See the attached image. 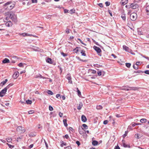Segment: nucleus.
Instances as JSON below:
<instances>
[{
	"label": "nucleus",
	"mask_w": 149,
	"mask_h": 149,
	"mask_svg": "<svg viewBox=\"0 0 149 149\" xmlns=\"http://www.w3.org/2000/svg\"><path fill=\"white\" fill-rule=\"evenodd\" d=\"M19 34L20 35L22 36H24V37L26 36V33H19Z\"/></svg>",
	"instance_id": "obj_39"
},
{
	"label": "nucleus",
	"mask_w": 149,
	"mask_h": 149,
	"mask_svg": "<svg viewBox=\"0 0 149 149\" xmlns=\"http://www.w3.org/2000/svg\"><path fill=\"white\" fill-rule=\"evenodd\" d=\"M94 49L97 52V54L99 55L100 56H101V50L99 47L95 46H94Z\"/></svg>",
	"instance_id": "obj_6"
},
{
	"label": "nucleus",
	"mask_w": 149,
	"mask_h": 149,
	"mask_svg": "<svg viewBox=\"0 0 149 149\" xmlns=\"http://www.w3.org/2000/svg\"><path fill=\"white\" fill-rule=\"evenodd\" d=\"M130 6L132 9H134L138 8L139 7V6L138 4L133 3L131 4Z\"/></svg>",
	"instance_id": "obj_7"
},
{
	"label": "nucleus",
	"mask_w": 149,
	"mask_h": 149,
	"mask_svg": "<svg viewBox=\"0 0 149 149\" xmlns=\"http://www.w3.org/2000/svg\"><path fill=\"white\" fill-rule=\"evenodd\" d=\"M77 92L78 93V95L79 96H80V95H81V92L79 91L78 88H77Z\"/></svg>",
	"instance_id": "obj_33"
},
{
	"label": "nucleus",
	"mask_w": 149,
	"mask_h": 149,
	"mask_svg": "<svg viewBox=\"0 0 149 149\" xmlns=\"http://www.w3.org/2000/svg\"><path fill=\"white\" fill-rule=\"evenodd\" d=\"M99 143L98 142L94 140V146H96L98 145Z\"/></svg>",
	"instance_id": "obj_28"
},
{
	"label": "nucleus",
	"mask_w": 149,
	"mask_h": 149,
	"mask_svg": "<svg viewBox=\"0 0 149 149\" xmlns=\"http://www.w3.org/2000/svg\"><path fill=\"white\" fill-rule=\"evenodd\" d=\"M121 17L123 20L124 21L126 20V15L125 13L123 11L122 12L121 15Z\"/></svg>",
	"instance_id": "obj_10"
},
{
	"label": "nucleus",
	"mask_w": 149,
	"mask_h": 149,
	"mask_svg": "<svg viewBox=\"0 0 149 149\" xmlns=\"http://www.w3.org/2000/svg\"><path fill=\"white\" fill-rule=\"evenodd\" d=\"M34 113V111L33 110H31L28 112V113L29 114H31Z\"/></svg>",
	"instance_id": "obj_44"
},
{
	"label": "nucleus",
	"mask_w": 149,
	"mask_h": 149,
	"mask_svg": "<svg viewBox=\"0 0 149 149\" xmlns=\"http://www.w3.org/2000/svg\"><path fill=\"white\" fill-rule=\"evenodd\" d=\"M134 137L135 138H136L137 139H139V134H135Z\"/></svg>",
	"instance_id": "obj_48"
},
{
	"label": "nucleus",
	"mask_w": 149,
	"mask_h": 149,
	"mask_svg": "<svg viewBox=\"0 0 149 149\" xmlns=\"http://www.w3.org/2000/svg\"><path fill=\"white\" fill-rule=\"evenodd\" d=\"M108 122V120H105L103 122V124L104 125H106L107 124Z\"/></svg>",
	"instance_id": "obj_51"
},
{
	"label": "nucleus",
	"mask_w": 149,
	"mask_h": 149,
	"mask_svg": "<svg viewBox=\"0 0 149 149\" xmlns=\"http://www.w3.org/2000/svg\"><path fill=\"white\" fill-rule=\"evenodd\" d=\"M63 114L62 113H61V112H59V116L61 117L62 116H63Z\"/></svg>",
	"instance_id": "obj_60"
},
{
	"label": "nucleus",
	"mask_w": 149,
	"mask_h": 149,
	"mask_svg": "<svg viewBox=\"0 0 149 149\" xmlns=\"http://www.w3.org/2000/svg\"><path fill=\"white\" fill-rule=\"evenodd\" d=\"M127 132L125 131V134L123 135V138H124L125 137H126L127 136Z\"/></svg>",
	"instance_id": "obj_46"
},
{
	"label": "nucleus",
	"mask_w": 149,
	"mask_h": 149,
	"mask_svg": "<svg viewBox=\"0 0 149 149\" xmlns=\"http://www.w3.org/2000/svg\"><path fill=\"white\" fill-rule=\"evenodd\" d=\"M81 120L83 122H85L87 121V118L84 115H82L81 117Z\"/></svg>",
	"instance_id": "obj_12"
},
{
	"label": "nucleus",
	"mask_w": 149,
	"mask_h": 149,
	"mask_svg": "<svg viewBox=\"0 0 149 149\" xmlns=\"http://www.w3.org/2000/svg\"><path fill=\"white\" fill-rule=\"evenodd\" d=\"M114 149H120V148L119 146L118 145H117L115 146Z\"/></svg>",
	"instance_id": "obj_53"
},
{
	"label": "nucleus",
	"mask_w": 149,
	"mask_h": 149,
	"mask_svg": "<svg viewBox=\"0 0 149 149\" xmlns=\"http://www.w3.org/2000/svg\"><path fill=\"white\" fill-rule=\"evenodd\" d=\"M61 54L63 55V56L64 57L66 56H67V54H66L64 53L63 52H62L61 53Z\"/></svg>",
	"instance_id": "obj_42"
},
{
	"label": "nucleus",
	"mask_w": 149,
	"mask_h": 149,
	"mask_svg": "<svg viewBox=\"0 0 149 149\" xmlns=\"http://www.w3.org/2000/svg\"><path fill=\"white\" fill-rule=\"evenodd\" d=\"M47 92L48 94L50 95H53V93L51 91L49 90H48L47 91Z\"/></svg>",
	"instance_id": "obj_29"
},
{
	"label": "nucleus",
	"mask_w": 149,
	"mask_h": 149,
	"mask_svg": "<svg viewBox=\"0 0 149 149\" xmlns=\"http://www.w3.org/2000/svg\"><path fill=\"white\" fill-rule=\"evenodd\" d=\"M6 25L8 27H10L12 26V24L10 21H8L6 23Z\"/></svg>",
	"instance_id": "obj_13"
},
{
	"label": "nucleus",
	"mask_w": 149,
	"mask_h": 149,
	"mask_svg": "<svg viewBox=\"0 0 149 149\" xmlns=\"http://www.w3.org/2000/svg\"><path fill=\"white\" fill-rule=\"evenodd\" d=\"M23 138V136L21 135L19 137L17 138V142H19V139H22Z\"/></svg>",
	"instance_id": "obj_31"
},
{
	"label": "nucleus",
	"mask_w": 149,
	"mask_h": 149,
	"mask_svg": "<svg viewBox=\"0 0 149 149\" xmlns=\"http://www.w3.org/2000/svg\"><path fill=\"white\" fill-rule=\"evenodd\" d=\"M76 143L78 145V146H79L80 145V142L79 141H76Z\"/></svg>",
	"instance_id": "obj_56"
},
{
	"label": "nucleus",
	"mask_w": 149,
	"mask_h": 149,
	"mask_svg": "<svg viewBox=\"0 0 149 149\" xmlns=\"http://www.w3.org/2000/svg\"><path fill=\"white\" fill-rule=\"evenodd\" d=\"M70 13L71 14H72L75 12V10L74 9H72L70 10Z\"/></svg>",
	"instance_id": "obj_38"
},
{
	"label": "nucleus",
	"mask_w": 149,
	"mask_h": 149,
	"mask_svg": "<svg viewBox=\"0 0 149 149\" xmlns=\"http://www.w3.org/2000/svg\"><path fill=\"white\" fill-rule=\"evenodd\" d=\"M105 3L107 6H109L110 4V2L108 1L106 2Z\"/></svg>",
	"instance_id": "obj_41"
},
{
	"label": "nucleus",
	"mask_w": 149,
	"mask_h": 149,
	"mask_svg": "<svg viewBox=\"0 0 149 149\" xmlns=\"http://www.w3.org/2000/svg\"><path fill=\"white\" fill-rule=\"evenodd\" d=\"M98 4L101 7H103V4H102V3H100Z\"/></svg>",
	"instance_id": "obj_64"
},
{
	"label": "nucleus",
	"mask_w": 149,
	"mask_h": 149,
	"mask_svg": "<svg viewBox=\"0 0 149 149\" xmlns=\"http://www.w3.org/2000/svg\"><path fill=\"white\" fill-rule=\"evenodd\" d=\"M65 32L67 33H70L69 29H67L66 30H65Z\"/></svg>",
	"instance_id": "obj_57"
},
{
	"label": "nucleus",
	"mask_w": 149,
	"mask_h": 149,
	"mask_svg": "<svg viewBox=\"0 0 149 149\" xmlns=\"http://www.w3.org/2000/svg\"><path fill=\"white\" fill-rule=\"evenodd\" d=\"M64 148L65 149H72V148L70 146H68L66 147H65Z\"/></svg>",
	"instance_id": "obj_49"
},
{
	"label": "nucleus",
	"mask_w": 149,
	"mask_h": 149,
	"mask_svg": "<svg viewBox=\"0 0 149 149\" xmlns=\"http://www.w3.org/2000/svg\"><path fill=\"white\" fill-rule=\"evenodd\" d=\"M137 15L135 13H132L130 15V19L132 21H135L137 19Z\"/></svg>",
	"instance_id": "obj_4"
},
{
	"label": "nucleus",
	"mask_w": 149,
	"mask_h": 149,
	"mask_svg": "<svg viewBox=\"0 0 149 149\" xmlns=\"http://www.w3.org/2000/svg\"><path fill=\"white\" fill-rule=\"evenodd\" d=\"M68 11H69L68 10L66 9H65L64 10V12L65 13H68Z\"/></svg>",
	"instance_id": "obj_63"
},
{
	"label": "nucleus",
	"mask_w": 149,
	"mask_h": 149,
	"mask_svg": "<svg viewBox=\"0 0 149 149\" xmlns=\"http://www.w3.org/2000/svg\"><path fill=\"white\" fill-rule=\"evenodd\" d=\"M81 53L83 56H86V54L85 53V51L84 50H81Z\"/></svg>",
	"instance_id": "obj_26"
},
{
	"label": "nucleus",
	"mask_w": 149,
	"mask_h": 149,
	"mask_svg": "<svg viewBox=\"0 0 149 149\" xmlns=\"http://www.w3.org/2000/svg\"><path fill=\"white\" fill-rule=\"evenodd\" d=\"M6 144H7V145L8 146V147L10 148H13L14 147V146H13L11 145H10L8 143H7Z\"/></svg>",
	"instance_id": "obj_36"
},
{
	"label": "nucleus",
	"mask_w": 149,
	"mask_h": 149,
	"mask_svg": "<svg viewBox=\"0 0 149 149\" xmlns=\"http://www.w3.org/2000/svg\"><path fill=\"white\" fill-rule=\"evenodd\" d=\"M67 79L68 80H70L71 79V77L69 74H68L67 75Z\"/></svg>",
	"instance_id": "obj_47"
},
{
	"label": "nucleus",
	"mask_w": 149,
	"mask_h": 149,
	"mask_svg": "<svg viewBox=\"0 0 149 149\" xmlns=\"http://www.w3.org/2000/svg\"><path fill=\"white\" fill-rule=\"evenodd\" d=\"M8 81V79H6L4 81H3L0 83V86H3Z\"/></svg>",
	"instance_id": "obj_15"
},
{
	"label": "nucleus",
	"mask_w": 149,
	"mask_h": 149,
	"mask_svg": "<svg viewBox=\"0 0 149 149\" xmlns=\"http://www.w3.org/2000/svg\"><path fill=\"white\" fill-rule=\"evenodd\" d=\"M82 126L85 129H88V126L87 125L85 124H83Z\"/></svg>",
	"instance_id": "obj_34"
},
{
	"label": "nucleus",
	"mask_w": 149,
	"mask_h": 149,
	"mask_svg": "<svg viewBox=\"0 0 149 149\" xmlns=\"http://www.w3.org/2000/svg\"><path fill=\"white\" fill-rule=\"evenodd\" d=\"M78 40L80 41V42L82 44H84V43L80 39L78 38Z\"/></svg>",
	"instance_id": "obj_59"
},
{
	"label": "nucleus",
	"mask_w": 149,
	"mask_h": 149,
	"mask_svg": "<svg viewBox=\"0 0 149 149\" xmlns=\"http://www.w3.org/2000/svg\"><path fill=\"white\" fill-rule=\"evenodd\" d=\"M2 62L4 63H9L10 62V61L7 58H5V59L3 60Z\"/></svg>",
	"instance_id": "obj_14"
},
{
	"label": "nucleus",
	"mask_w": 149,
	"mask_h": 149,
	"mask_svg": "<svg viewBox=\"0 0 149 149\" xmlns=\"http://www.w3.org/2000/svg\"><path fill=\"white\" fill-rule=\"evenodd\" d=\"M60 98H62V100H65V96L63 95L62 96H61L60 97Z\"/></svg>",
	"instance_id": "obj_52"
},
{
	"label": "nucleus",
	"mask_w": 149,
	"mask_h": 149,
	"mask_svg": "<svg viewBox=\"0 0 149 149\" xmlns=\"http://www.w3.org/2000/svg\"><path fill=\"white\" fill-rule=\"evenodd\" d=\"M138 125V124L137 123H132V125L133 127H134L135 126H136V125Z\"/></svg>",
	"instance_id": "obj_61"
},
{
	"label": "nucleus",
	"mask_w": 149,
	"mask_h": 149,
	"mask_svg": "<svg viewBox=\"0 0 149 149\" xmlns=\"http://www.w3.org/2000/svg\"><path fill=\"white\" fill-rule=\"evenodd\" d=\"M32 103V101L29 100L26 101V103L28 104H31Z\"/></svg>",
	"instance_id": "obj_27"
},
{
	"label": "nucleus",
	"mask_w": 149,
	"mask_h": 149,
	"mask_svg": "<svg viewBox=\"0 0 149 149\" xmlns=\"http://www.w3.org/2000/svg\"><path fill=\"white\" fill-rule=\"evenodd\" d=\"M82 103H80L79 104L78 106L77 107V109L78 110H80L82 106Z\"/></svg>",
	"instance_id": "obj_21"
},
{
	"label": "nucleus",
	"mask_w": 149,
	"mask_h": 149,
	"mask_svg": "<svg viewBox=\"0 0 149 149\" xmlns=\"http://www.w3.org/2000/svg\"><path fill=\"white\" fill-rule=\"evenodd\" d=\"M146 12L148 13V15H149V5L147 6L146 7Z\"/></svg>",
	"instance_id": "obj_23"
},
{
	"label": "nucleus",
	"mask_w": 149,
	"mask_h": 149,
	"mask_svg": "<svg viewBox=\"0 0 149 149\" xmlns=\"http://www.w3.org/2000/svg\"><path fill=\"white\" fill-rule=\"evenodd\" d=\"M123 48L124 50L125 51L128 52H130V49L128 47L126 46L125 45H124L123 46Z\"/></svg>",
	"instance_id": "obj_9"
},
{
	"label": "nucleus",
	"mask_w": 149,
	"mask_h": 149,
	"mask_svg": "<svg viewBox=\"0 0 149 149\" xmlns=\"http://www.w3.org/2000/svg\"><path fill=\"white\" fill-rule=\"evenodd\" d=\"M144 73L146 74H149V70H146L144 71Z\"/></svg>",
	"instance_id": "obj_50"
},
{
	"label": "nucleus",
	"mask_w": 149,
	"mask_h": 149,
	"mask_svg": "<svg viewBox=\"0 0 149 149\" xmlns=\"http://www.w3.org/2000/svg\"><path fill=\"white\" fill-rule=\"evenodd\" d=\"M20 67H23V64L22 63H20L18 65Z\"/></svg>",
	"instance_id": "obj_37"
},
{
	"label": "nucleus",
	"mask_w": 149,
	"mask_h": 149,
	"mask_svg": "<svg viewBox=\"0 0 149 149\" xmlns=\"http://www.w3.org/2000/svg\"><path fill=\"white\" fill-rule=\"evenodd\" d=\"M133 67L135 70H137L138 69V66L135 64L133 65Z\"/></svg>",
	"instance_id": "obj_32"
},
{
	"label": "nucleus",
	"mask_w": 149,
	"mask_h": 149,
	"mask_svg": "<svg viewBox=\"0 0 149 149\" xmlns=\"http://www.w3.org/2000/svg\"><path fill=\"white\" fill-rule=\"evenodd\" d=\"M101 73H102V72L100 71H97V73L98 74V76H100L101 75V74H102Z\"/></svg>",
	"instance_id": "obj_43"
},
{
	"label": "nucleus",
	"mask_w": 149,
	"mask_h": 149,
	"mask_svg": "<svg viewBox=\"0 0 149 149\" xmlns=\"http://www.w3.org/2000/svg\"><path fill=\"white\" fill-rule=\"evenodd\" d=\"M5 29L3 28V27L1 25H0V31H3L5 30Z\"/></svg>",
	"instance_id": "obj_40"
},
{
	"label": "nucleus",
	"mask_w": 149,
	"mask_h": 149,
	"mask_svg": "<svg viewBox=\"0 0 149 149\" xmlns=\"http://www.w3.org/2000/svg\"><path fill=\"white\" fill-rule=\"evenodd\" d=\"M63 121L64 126L66 127H67L68 126V124L67 123V120L65 119H63Z\"/></svg>",
	"instance_id": "obj_22"
},
{
	"label": "nucleus",
	"mask_w": 149,
	"mask_h": 149,
	"mask_svg": "<svg viewBox=\"0 0 149 149\" xmlns=\"http://www.w3.org/2000/svg\"><path fill=\"white\" fill-rule=\"evenodd\" d=\"M4 6L6 9L11 10L13 8L14 5L12 4L11 2L9 1L5 3Z\"/></svg>",
	"instance_id": "obj_3"
},
{
	"label": "nucleus",
	"mask_w": 149,
	"mask_h": 149,
	"mask_svg": "<svg viewBox=\"0 0 149 149\" xmlns=\"http://www.w3.org/2000/svg\"><path fill=\"white\" fill-rule=\"evenodd\" d=\"M16 130L17 132L21 133L24 132L25 131L24 128L21 126L17 127Z\"/></svg>",
	"instance_id": "obj_5"
},
{
	"label": "nucleus",
	"mask_w": 149,
	"mask_h": 149,
	"mask_svg": "<svg viewBox=\"0 0 149 149\" xmlns=\"http://www.w3.org/2000/svg\"><path fill=\"white\" fill-rule=\"evenodd\" d=\"M13 84L12 83H10L7 86L5 87L0 92V97H3L4 94L7 92V91L11 86H12Z\"/></svg>",
	"instance_id": "obj_1"
},
{
	"label": "nucleus",
	"mask_w": 149,
	"mask_h": 149,
	"mask_svg": "<svg viewBox=\"0 0 149 149\" xmlns=\"http://www.w3.org/2000/svg\"><path fill=\"white\" fill-rule=\"evenodd\" d=\"M32 3H37V0H32Z\"/></svg>",
	"instance_id": "obj_55"
},
{
	"label": "nucleus",
	"mask_w": 149,
	"mask_h": 149,
	"mask_svg": "<svg viewBox=\"0 0 149 149\" xmlns=\"http://www.w3.org/2000/svg\"><path fill=\"white\" fill-rule=\"evenodd\" d=\"M124 140H122L123 146L125 148H126V147L130 148V146L128 145H127L125 143H124Z\"/></svg>",
	"instance_id": "obj_17"
},
{
	"label": "nucleus",
	"mask_w": 149,
	"mask_h": 149,
	"mask_svg": "<svg viewBox=\"0 0 149 149\" xmlns=\"http://www.w3.org/2000/svg\"><path fill=\"white\" fill-rule=\"evenodd\" d=\"M6 140L8 142H10L12 141V139L11 138H7L6 139Z\"/></svg>",
	"instance_id": "obj_30"
},
{
	"label": "nucleus",
	"mask_w": 149,
	"mask_h": 149,
	"mask_svg": "<svg viewBox=\"0 0 149 149\" xmlns=\"http://www.w3.org/2000/svg\"><path fill=\"white\" fill-rule=\"evenodd\" d=\"M126 66L127 67L129 68L131 66V64L130 63H126Z\"/></svg>",
	"instance_id": "obj_35"
},
{
	"label": "nucleus",
	"mask_w": 149,
	"mask_h": 149,
	"mask_svg": "<svg viewBox=\"0 0 149 149\" xmlns=\"http://www.w3.org/2000/svg\"><path fill=\"white\" fill-rule=\"evenodd\" d=\"M79 131L80 134H82L86 133V131L81 127H79Z\"/></svg>",
	"instance_id": "obj_8"
},
{
	"label": "nucleus",
	"mask_w": 149,
	"mask_h": 149,
	"mask_svg": "<svg viewBox=\"0 0 149 149\" xmlns=\"http://www.w3.org/2000/svg\"><path fill=\"white\" fill-rule=\"evenodd\" d=\"M96 108L98 110H100L102 108V107L101 105H99L97 106Z\"/></svg>",
	"instance_id": "obj_25"
},
{
	"label": "nucleus",
	"mask_w": 149,
	"mask_h": 149,
	"mask_svg": "<svg viewBox=\"0 0 149 149\" xmlns=\"http://www.w3.org/2000/svg\"><path fill=\"white\" fill-rule=\"evenodd\" d=\"M93 78V76H92L90 75L88 77V80L90 82H92V81L91 80Z\"/></svg>",
	"instance_id": "obj_24"
},
{
	"label": "nucleus",
	"mask_w": 149,
	"mask_h": 149,
	"mask_svg": "<svg viewBox=\"0 0 149 149\" xmlns=\"http://www.w3.org/2000/svg\"><path fill=\"white\" fill-rule=\"evenodd\" d=\"M7 15L8 17H9L15 23L17 22V17L15 14L12 12H10L8 13Z\"/></svg>",
	"instance_id": "obj_2"
},
{
	"label": "nucleus",
	"mask_w": 149,
	"mask_h": 149,
	"mask_svg": "<svg viewBox=\"0 0 149 149\" xmlns=\"http://www.w3.org/2000/svg\"><path fill=\"white\" fill-rule=\"evenodd\" d=\"M19 73L18 72H16L13 75V77L14 79H16L18 77Z\"/></svg>",
	"instance_id": "obj_11"
},
{
	"label": "nucleus",
	"mask_w": 149,
	"mask_h": 149,
	"mask_svg": "<svg viewBox=\"0 0 149 149\" xmlns=\"http://www.w3.org/2000/svg\"><path fill=\"white\" fill-rule=\"evenodd\" d=\"M108 12L111 16H112V13L111 10H108Z\"/></svg>",
	"instance_id": "obj_62"
},
{
	"label": "nucleus",
	"mask_w": 149,
	"mask_h": 149,
	"mask_svg": "<svg viewBox=\"0 0 149 149\" xmlns=\"http://www.w3.org/2000/svg\"><path fill=\"white\" fill-rule=\"evenodd\" d=\"M49 109L50 111H52L53 110V108L52 106L50 105L49 106Z\"/></svg>",
	"instance_id": "obj_45"
},
{
	"label": "nucleus",
	"mask_w": 149,
	"mask_h": 149,
	"mask_svg": "<svg viewBox=\"0 0 149 149\" xmlns=\"http://www.w3.org/2000/svg\"><path fill=\"white\" fill-rule=\"evenodd\" d=\"M80 47H77L75 48L74 49L73 51L76 53H77L79 51L78 49L80 48Z\"/></svg>",
	"instance_id": "obj_20"
},
{
	"label": "nucleus",
	"mask_w": 149,
	"mask_h": 149,
	"mask_svg": "<svg viewBox=\"0 0 149 149\" xmlns=\"http://www.w3.org/2000/svg\"><path fill=\"white\" fill-rule=\"evenodd\" d=\"M12 57L15 59H18L17 57L16 56H13Z\"/></svg>",
	"instance_id": "obj_58"
},
{
	"label": "nucleus",
	"mask_w": 149,
	"mask_h": 149,
	"mask_svg": "<svg viewBox=\"0 0 149 149\" xmlns=\"http://www.w3.org/2000/svg\"><path fill=\"white\" fill-rule=\"evenodd\" d=\"M61 144L60 146L61 147H63V146H66L67 145V143L65 142H64L63 141H61L60 142Z\"/></svg>",
	"instance_id": "obj_16"
},
{
	"label": "nucleus",
	"mask_w": 149,
	"mask_h": 149,
	"mask_svg": "<svg viewBox=\"0 0 149 149\" xmlns=\"http://www.w3.org/2000/svg\"><path fill=\"white\" fill-rule=\"evenodd\" d=\"M147 120L145 118L141 119L140 120V122L142 123H145L147 122Z\"/></svg>",
	"instance_id": "obj_19"
},
{
	"label": "nucleus",
	"mask_w": 149,
	"mask_h": 149,
	"mask_svg": "<svg viewBox=\"0 0 149 149\" xmlns=\"http://www.w3.org/2000/svg\"><path fill=\"white\" fill-rule=\"evenodd\" d=\"M64 137L66 138V139H68L69 138V136L68 135V134H65V136H64Z\"/></svg>",
	"instance_id": "obj_54"
},
{
	"label": "nucleus",
	"mask_w": 149,
	"mask_h": 149,
	"mask_svg": "<svg viewBox=\"0 0 149 149\" xmlns=\"http://www.w3.org/2000/svg\"><path fill=\"white\" fill-rule=\"evenodd\" d=\"M46 62L50 64H52V59L51 58H48L46 60Z\"/></svg>",
	"instance_id": "obj_18"
}]
</instances>
